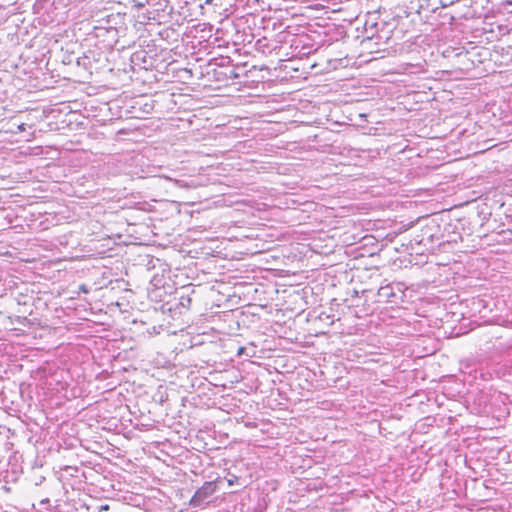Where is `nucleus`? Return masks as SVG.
I'll use <instances>...</instances> for the list:
<instances>
[{"label": "nucleus", "instance_id": "obj_4", "mask_svg": "<svg viewBox=\"0 0 512 512\" xmlns=\"http://www.w3.org/2000/svg\"><path fill=\"white\" fill-rule=\"evenodd\" d=\"M233 483H234L233 480H228L229 485H233Z\"/></svg>", "mask_w": 512, "mask_h": 512}, {"label": "nucleus", "instance_id": "obj_1", "mask_svg": "<svg viewBox=\"0 0 512 512\" xmlns=\"http://www.w3.org/2000/svg\"><path fill=\"white\" fill-rule=\"evenodd\" d=\"M217 490V481H206L199 487L190 499V505L194 507L200 506L208 497L213 495Z\"/></svg>", "mask_w": 512, "mask_h": 512}, {"label": "nucleus", "instance_id": "obj_3", "mask_svg": "<svg viewBox=\"0 0 512 512\" xmlns=\"http://www.w3.org/2000/svg\"><path fill=\"white\" fill-rule=\"evenodd\" d=\"M100 510L101 511H108L109 510V505L108 504L102 505Z\"/></svg>", "mask_w": 512, "mask_h": 512}, {"label": "nucleus", "instance_id": "obj_2", "mask_svg": "<svg viewBox=\"0 0 512 512\" xmlns=\"http://www.w3.org/2000/svg\"><path fill=\"white\" fill-rule=\"evenodd\" d=\"M25 126H26V125H25L24 123L20 124V125L18 126V131H20V132L25 131V130H26V127H25Z\"/></svg>", "mask_w": 512, "mask_h": 512}]
</instances>
